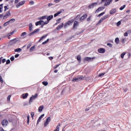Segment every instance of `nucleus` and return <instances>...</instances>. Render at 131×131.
Returning a JSON list of instances; mask_svg holds the SVG:
<instances>
[{
  "label": "nucleus",
  "instance_id": "obj_1",
  "mask_svg": "<svg viewBox=\"0 0 131 131\" xmlns=\"http://www.w3.org/2000/svg\"><path fill=\"white\" fill-rule=\"evenodd\" d=\"M110 16L108 14H106L104 15L103 17H102L99 21L97 23L96 25H99V24H101L104 20H106V19H108L109 18Z\"/></svg>",
  "mask_w": 131,
  "mask_h": 131
},
{
  "label": "nucleus",
  "instance_id": "obj_2",
  "mask_svg": "<svg viewBox=\"0 0 131 131\" xmlns=\"http://www.w3.org/2000/svg\"><path fill=\"white\" fill-rule=\"evenodd\" d=\"M78 26H79V22L76 20H74L73 30H75V29H77V27H78Z\"/></svg>",
  "mask_w": 131,
  "mask_h": 131
},
{
  "label": "nucleus",
  "instance_id": "obj_3",
  "mask_svg": "<svg viewBox=\"0 0 131 131\" xmlns=\"http://www.w3.org/2000/svg\"><path fill=\"white\" fill-rule=\"evenodd\" d=\"M74 22V19H71L64 24V28H67V26H70V25H72Z\"/></svg>",
  "mask_w": 131,
  "mask_h": 131
},
{
  "label": "nucleus",
  "instance_id": "obj_4",
  "mask_svg": "<svg viewBox=\"0 0 131 131\" xmlns=\"http://www.w3.org/2000/svg\"><path fill=\"white\" fill-rule=\"evenodd\" d=\"M37 94H35L34 95H32V97H30L29 102V104H31L32 102H33V100H35L36 98H37Z\"/></svg>",
  "mask_w": 131,
  "mask_h": 131
},
{
  "label": "nucleus",
  "instance_id": "obj_5",
  "mask_svg": "<svg viewBox=\"0 0 131 131\" xmlns=\"http://www.w3.org/2000/svg\"><path fill=\"white\" fill-rule=\"evenodd\" d=\"M96 59V57H86L84 58V60L85 61H86L87 62H91V61H94Z\"/></svg>",
  "mask_w": 131,
  "mask_h": 131
},
{
  "label": "nucleus",
  "instance_id": "obj_6",
  "mask_svg": "<svg viewBox=\"0 0 131 131\" xmlns=\"http://www.w3.org/2000/svg\"><path fill=\"white\" fill-rule=\"evenodd\" d=\"M51 117H47V118L46 119V122L44 123L45 127H46V126H48V124H49V123H50V121H51Z\"/></svg>",
  "mask_w": 131,
  "mask_h": 131
},
{
  "label": "nucleus",
  "instance_id": "obj_7",
  "mask_svg": "<svg viewBox=\"0 0 131 131\" xmlns=\"http://www.w3.org/2000/svg\"><path fill=\"white\" fill-rule=\"evenodd\" d=\"M10 16H11V11L9 10L4 16H3V20H6V19L9 18Z\"/></svg>",
  "mask_w": 131,
  "mask_h": 131
},
{
  "label": "nucleus",
  "instance_id": "obj_8",
  "mask_svg": "<svg viewBox=\"0 0 131 131\" xmlns=\"http://www.w3.org/2000/svg\"><path fill=\"white\" fill-rule=\"evenodd\" d=\"M24 4H25V1H21L16 5V7L17 8V9H18V8H20V7H21V6H23V5H24Z\"/></svg>",
  "mask_w": 131,
  "mask_h": 131
},
{
  "label": "nucleus",
  "instance_id": "obj_9",
  "mask_svg": "<svg viewBox=\"0 0 131 131\" xmlns=\"http://www.w3.org/2000/svg\"><path fill=\"white\" fill-rule=\"evenodd\" d=\"M8 124H9V122L7 119H4L2 121V124L3 126H6V125H8Z\"/></svg>",
  "mask_w": 131,
  "mask_h": 131
},
{
  "label": "nucleus",
  "instance_id": "obj_10",
  "mask_svg": "<svg viewBox=\"0 0 131 131\" xmlns=\"http://www.w3.org/2000/svg\"><path fill=\"white\" fill-rule=\"evenodd\" d=\"M83 77H80L79 78H74L73 79L72 81H74V82L76 81H78V80H82L83 79Z\"/></svg>",
  "mask_w": 131,
  "mask_h": 131
},
{
  "label": "nucleus",
  "instance_id": "obj_11",
  "mask_svg": "<svg viewBox=\"0 0 131 131\" xmlns=\"http://www.w3.org/2000/svg\"><path fill=\"white\" fill-rule=\"evenodd\" d=\"M88 15L86 14H84L80 17V21H81V22H82L84 20H85V19H86Z\"/></svg>",
  "mask_w": 131,
  "mask_h": 131
},
{
  "label": "nucleus",
  "instance_id": "obj_12",
  "mask_svg": "<svg viewBox=\"0 0 131 131\" xmlns=\"http://www.w3.org/2000/svg\"><path fill=\"white\" fill-rule=\"evenodd\" d=\"M105 9V7H100L98 8L96 11H95V14H97V13H99V12H101V11H103Z\"/></svg>",
  "mask_w": 131,
  "mask_h": 131
},
{
  "label": "nucleus",
  "instance_id": "obj_13",
  "mask_svg": "<svg viewBox=\"0 0 131 131\" xmlns=\"http://www.w3.org/2000/svg\"><path fill=\"white\" fill-rule=\"evenodd\" d=\"M39 31V29H36L34 30L33 32L30 33V35H33V34H35V33H38Z\"/></svg>",
  "mask_w": 131,
  "mask_h": 131
},
{
  "label": "nucleus",
  "instance_id": "obj_14",
  "mask_svg": "<svg viewBox=\"0 0 131 131\" xmlns=\"http://www.w3.org/2000/svg\"><path fill=\"white\" fill-rule=\"evenodd\" d=\"M105 49L104 48H100L98 50V52L100 54H104V53H105Z\"/></svg>",
  "mask_w": 131,
  "mask_h": 131
},
{
  "label": "nucleus",
  "instance_id": "obj_15",
  "mask_svg": "<svg viewBox=\"0 0 131 131\" xmlns=\"http://www.w3.org/2000/svg\"><path fill=\"white\" fill-rule=\"evenodd\" d=\"M111 2H112V0H106L104 6H105V7L109 6V5L111 4Z\"/></svg>",
  "mask_w": 131,
  "mask_h": 131
},
{
  "label": "nucleus",
  "instance_id": "obj_16",
  "mask_svg": "<svg viewBox=\"0 0 131 131\" xmlns=\"http://www.w3.org/2000/svg\"><path fill=\"white\" fill-rule=\"evenodd\" d=\"M62 27H64V24L63 23H61L60 25H59L57 28L56 29L57 30H60V29H61V28H62Z\"/></svg>",
  "mask_w": 131,
  "mask_h": 131
},
{
  "label": "nucleus",
  "instance_id": "obj_17",
  "mask_svg": "<svg viewBox=\"0 0 131 131\" xmlns=\"http://www.w3.org/2000/svg\"><path fill=\"white\" fill-rule=\"evenodd\" d=\"M97 4L98 3H93L91 4L90 5H89L88 8L89 9H93V8H94V7H95V6H96V5H97Z\"/></svg>",
  "mask_w": 131,
  "mask_h": 131
},
{
  "label": "nucleus",
  "instance_id": "obj_18",
  "mask_svg": "<svg viewBox=\"0 0 131 131\" xmlns=\"http://www.w3.org/2000/svg\"><path fill=\"white\" fill-rule=\"evenodd\" d=\"M115 13H116V8H114L112 9L110 11V14L111 15H113Z\"/></svg>",
  "mask_w": 131,
  "mask_h": 131
},
{
  "label": "nucleus",
  "instance_id": "obj_19",
  "mask_svg": "<svg viewBox=\"0 0 131 131\" xmlns=\"http://www.w3.org/2000/svg\"><path fill=\"white\" fill-rule=\"evenodd\" d=\"M60 126H61V124L59 123L55 129H54L53 131H60Z\"/></svg>",
  "mask_w": 131,
  "mask_h": 131
},
{
  "label": "nucleus",
  "instance_id": "obj_20",
  "mask_svg": "<svg viewBox=\"0 0 131 131\" xmlns=\"http://www.w3.org/2000/svg\"><path fill=\"white\" fill-rule=\"evenodd\" d=\"M17 41H19V40H17L16 38L10 40V42H11V43H17Z\"/></svg>",
  "mask_w": 131,
  "mask_h": 131
},
{
  "label": "nucleus",
  "instance_id": "obj_21",
  "mask_svg": "<svg viewBox=\"0 0 131 131\" xmlns=\"http://www.w3.org/2000/svg\"><path fill=\"white\" fill-rule=\"evenodd\" d=\"M77 60L79 63H80L81 62V56H80L79 55H78L77 57Z\"/></svg>",
  "mask_w": 131,
  "mask_h": 131
},
{
  "label": "nucleus",
  "instance_id": "obj_22",
  "mask_svg": "<svg viewBox=\"0 0 131 131\" xmlns=\"http://www.w3.org/2000/svg\"><path fill=\"white\" fill-rule=\"evenodd\" d=\"M53 18H54V16L52 15H49V16H47V20L49 21H51Z\"/></svg>",
  "mask_w": 131,
  "mask_h": 131
},
{
  "label": "nucleus",
  "instance_id": "obj_23",
  "mask_svg": "<svg viewBox=\"0 0 131 131\" xmlns=\"http://www.w3.org/2000/svg\"><path fill=\"white\" fill-rule=\"evenodd\" d=\"M28 97V93H25L23 94V99H26Z\"/></svg>",
  "mask_w": 131,
  "mask_h": 131
},
{
  "label": "nucleus",
  "instance_id": "obj_24",
  "mask_svg": "<svg viewBox=\"0 0 131 131\" xmlns=\"http://www.w3.org/2000/svg\"><path fill=\"white\" fill-rule=\"evenodd\" d=\"M22 51V49L21 48H17L14 50V52H16L17 53H20V52Z\"/></svg>",
  "mask_w": 131,
  "mask_h": 131
},
{
  "label": "nucleus",
  "instance_id": "obj_25",
  "mask_svg": "<svg viewBox=\"0 0 131 131\" xmlns=\"http://www.w3.org/2000/svg\"><path fill=\"white\" fill-rule=\"evenodd\" d=\"M48 36V35H43L39 40V42H40L41 40H42V39H43V38H46V37H47Z\"/></svg>",
  "mask_w": 131,
  "mask_h": 131
},
{
  "label": "nucleus",
  "instance_id": "obj_26",
  "mask_svg": "<svg viewBox=\"0 0 131 131\" xmlns=\"http://www.w3.org/2000/svg\"><path fill=\"white\" fill-rule=\"evenodd\" d=\"M43 109V105L40 106L38 107V112H41Z\"/></svg>",
  "mask_w": 131,
  "mask_h": 131
},
{
  "label": "nucleus",
  "instance_id": "obj_27",
  "mask_svg": "<svg viewBox=\"0 0 131 131\" xmlns=\"http://www.w3.org/2000/svg\"><path fill=\"white\" fill-rule=\"evenodd\" d=\"M61 13H62V11H58L56 13L54 14V17H57V16H59V15H60Z\"/></svg>",
  "mask_w": 131,
  "mask_h": 131
},
{
  "label": "nucleus",
  "instance_id": "obj_28",
  "mask_svg": "<svg viewBox=\"0 0 131 131\" xmlns=\"http://www.w3.org/2000/svg\"><path fill=\"white\" fill-rule=\"evenodd\" d=\"M3 6V4L0 5V13H3V9L4 8V7Z\"/></svg>",
  "mask_w": 131,
  "mask_h": 131
},
{
  "label": "nucleus",
  "instance_id": "obj_29",
  "mask_svg": "<svg viewBox=\"0 0 131 131\" xmlns=\"http://www.w3.org/2000/svg\"><path fill=\"white\" fill-rule=\"evenodd\" d=\"M42 83V85H45V86H47V85L49 84V82H48L47 81H43Z\"/></svg>",
  "mask_w": 131,
  "mask_h": 131
},
{
  "label": "nucleus",
  "instance_id": "obj_30",
  "mask_svg": "<svg viewBox=\"0 0 131 131\" xmlns=\"http://www.w3.org/2000/svg\"><path fill=\"white\" fill-rule=\"evenodd\" d=\"M35 49V46H33L30 49V52H33Z\"/></svg>",
  "mask_w": 131,
  "mask_h": 131
},
{
  "label": "nucleus",
  "instance_id": "obj_31",
  "mask_svg": "<svg viewBox=\"0 0 131 131\" xmlns=\"http://www.w3.org/2000/svg\"><path fill=\"white\" fill-rule=\"evenodd\" d=\"M115 41L117 45H118V43H119V38H116L115 40Z\"/></svg>",
  "mask_w": 131,
  "mask_h": 131
},
{
  "label": "nucleus",
  "instance_id": "obj_32",
  "mask_svg": "<svg viewBox=\"0 0 131 131\" xmlns=\"http://www.w3.org/2000/svg\"><path fill=\"white\" fill-rule=\"evenodd\" d=\"M47 18H48V15H45V16L41 17L40 18V20H42L43 19H47Z\"/></svg>",
  "mask_w": 131,
  "mask_h": 131
},
{
  "label": "nucleus",
  "instance_id": "obj_33",
  "mask_svg": "<svg viewBox=\"0 0 131 131\" xmlns=\"http://www.w3.org/2000/svg\"><path fill=\"white\" fill-rule=\"evenodd\" d=\"M92 18V15H90L87 18H86V21L88 22H90L91 21Z\"/></svg>",
  "mask_w": 131,
  "mask_h": 131
},
{
  "label": "nucleus",
  "instance_id": "obj_34",
  "mask_svg": "<svg viewBox=\"0 0 131 131\" xmlns=\"http://www.w3.org/2000/svg\"><path fill=\"white\" fill-rule=\"evenodd\" d=\"M15 19L14 18H12L8 21L9 23H13V22H15Z\"/></svg>",
  "mask_w": 131,
  "mask_h": 131
},
{
  "label": "nucleus",
  "instance_id": "obj_35",
  "mask_svg": "<svg viewBox=\"0 0 131 131\" xmlns=\"http://www.w3.org/2000/svg\"><path fill=\"white\" fill-rule=\"evenodd\" d=\"M9 23H10L9 22V21L5 23L4 24V27H6L8 26V25H9Z\"/></svg>",
  "mask_w": 131,
  "mask_h": 131
},
{
  "label": "nucleus",
  "instance_id": "obj_36",
  "mask_svg": "<svg viewBox=\"0 0 131 131\" xmlns=\"http://www.w3.org/2000/svg\"><path fill=\"white\" fill-rule=\"evenodd\" d=\"M105 73H101V74H99L98 75V77H101L102 76H104V75H105Z\"/></svg>",
  "mask_w": 131,
  "mask_h": 131
},
{
  "label": "nucleus",
  "instance_id": "obj_37",
  "mask_svg": "<svg viewBox=\"0 0 131 131\" xmlns=\"http://www.w3.org/2000/svg\"><path fill=\"white\" fill-rule=\"evenodd\" d=\"M126 6L125 5H124L123 6H121L120 8V10L121 11H122V10H123V9H124V8H125Z\"/></svg>",
  "mask_w": 131,
  "mask_h": 131
},
{
  "label": "nucleus",
  "instance_id": "obj_38",
  "mask_svg": "<svg viewBox=\"0 0 131 131\" xmlns=\"http://www.w3.org/2000/svg\"><path fill=\"white\" fill-rule=\"evenodd\" d=\"M125 55V52H123V53H122L121 54V58H122V59H123L124 56Z\"/></svg>",
  "mask_w": 131,
  "mask_h": 131
},
{
  "label": "nucleus",
  "instance_id": "obj_39",
  "mask_svg": "<svg viewBox=\"0 0 131 131\" xmlns=\"http://www.w3.org/2000/svg\"><path fill=\"white\" fill-rule=\"evenodd\" d=\"M49 22L50 21L48 20H46L45 22H43V24L44 25H46L47 24H48Z\"/></svg>",
  "mask_w": 131,
  "mask_h": 131
},
{
  "label": "nucleus",
  "instance_id": "obj_40",
  "mask_svg": "<svg viewBox=\"0 0 131 131\" xmlns=\"http://www.w3.org/2000/svg\"><path fill=\"white\" fill-rule=\"evenodd\" d=\"M29 118H30L29 115H28L27 116V123H28V124H29Z\"/></svg>",
  "mask_w": 131,
  "mask_h": 131
},
{
  "label": "nucleus",
  "instance_id": "obj_41",
  "mask_svg": "<svg viewBox=\"0 0 131 131\" xmlns=\"http://www.w3.org/2000/svg\"><path fill=\"white\" fill-rule=\"evenodd\" d=\"M0 81L2 82V83H4V80L3 79V77H2V76L0 75Z\"/></svg>",
  "mask_w": 131,
  "mask_h": 131
},
{
  "label": "nucleus",
  "instance_id": "obj_42",
  "mask_svg": "<svg viewBox=\"0 0 131 131\" xmlns=\"http://www.w3.org/2000/svg\"><path fill=\"white\" fill-rule=\"evenodd\" d=\"M8 6H5L4 7V12H6V11H7V10H9V8H8Z\"/></svg>",
  "mask_w": 131,
  "mask_h": 131
},
{
  "label": "nucleus",
  "instance_id": "obj_43",
  "mask_svg": "<svg viewBox=\"0 0 131 131\" xmlns=\"http://www.w3.org/2000/svg\"><path fill=\"white\" fill-rule=\"evenodd\" d=\"M41 120V118H40V117L38 118L37 122V124H38L39 123V122H40V121Z\"/></svg>",
  "mask_w": 131,
  "mask_h": 131
},
{
  "label": "nucleus",
  "instance_id": "obj_44",
  "mask_svg": "<svg viewBox=\"0 0 131 131\" xmlns=\"http://www.w3.org/2000/svg\"><path fill=\"white\" fill-rule=\"evenodd\" d=\"M104 14H105V12H102L101 13H100L99 14H98V17H101L102 16H103V15H104Z\"/></svg>",
  "mask_w": 131,
  "mask_h": 131
},
{
  "label": "nucleus",
  "instance_id": "obj_45",
  "mask_svg": "<svg viewBox=\"0 0 131 131\" xmlns=\"http://www.w3.org/2000/svg\"><path fill=\"white\" fill-rule=\"evenodd\" d=\"M48 41H49V39H47V40L45 41L42 43V45H46L47 42H48Z\"/></svg>",
  "mask_w": 131,
  "mask_h": 131
},
{
  "label": "nucleus",
  "instance_id": "obj_46",
  "mask_svg": "<svg viewBox=\"0 0 131 131\" xmlns=\"http://www.w3.org/2000/svg\"><path fill=\"white\" fill-rule=\"evenodd\" d=\"M31 116L32 118L33 119V117H34V112L31 113Z\"/></svg>",
  "mask_w": 131,
  "mask_h": 131
},
{
  "label": "nucleus",
  "instance_id": "obj_47",
  "mask_svg": "<svg viewBox=\"0 0 131 131\" xmlns=\"http://www.w3.org/2000/svg\"><path fill=\"white\" fill-rule=\"evenodd\" d=\"M10 63H11V60H10V59H8L6 61V64L8 65V64H10Z\"/></svg>",
  "mask_w": 131,
  "mask_h": 131
},
{
  "label": "nucleus",
  "instance_id": "obj_48",
  "mask_svg": "<svg viewBox=\"0 0 131 131\" xmlns=\"http://www.w3.org/2000/svg\"><path fill=\"white\" fill-rule=\"evenodd\" d=\"M59 65H60V64H56V65H55V66L54 67V69H57V68H58V67H59Z\"/></svg>",
  "mask_w": 131,
  "mask_h": 131
},
{
  "label": "nucleus",
  "instance_id": "obj_49",
  "mask_svg": "<svg viewBox=\"0 0 131 131\" xmlns=\"http://www.w3.org/2000/svg\"><path fill=\"white\" fill-rule=\"evenodd\" d=\"M27 34V33L26 32H24L21 33V36H24V35H26Z\"/></svg>",
  "mask_w": 131,
  "mask_h": 131
},
{
  "label": "nucleus",
  "instance_id": "obj_50",
  "mask_svg": "<svg viewBox=\"0 0 131 131\" xmlns=\"http://www.w3.org/2000/svg\"><path fill=\"white\" fill-rule=\"evenodd\" d=\"M39 23V25H41L42 24V23H43V20H39V21H38Z\"/></svg>",
  "mask_w": 131,
  "mask_h": 131
},
{
  "label": "nucleus",
  "instance_id": "obj_51",
  "mask_svg": "<svg viewBox=\"0 0 131 131\" xmlns=\"http://www.w3.org/2000/svg\"><path fill=\"white\" fill-rule=\"evenodd\" d=\"M10 60L11 61H14V60H15V57H14V56H12L10 57Z\"/></svg>",
  "mask_w": 131,
  "mask_h": 131
},
{
  "label": "nucleus",
  "instance_id": "obj_52",
  "mask_svg": "<svg viewBox=\"0 0 131 131\" xmlns=\"http://www.w3.org/2000/svg\"><path fill=\"white\" fill-rule=\"evenodd\" d=\"M107 46H108V47H110V48H112V44L110 43H107Z\"/></svg>",
  "mask_w": 131,
  "mask_h": 131
},
{
  "label": "nucleus",
  "instance_id": "obj_53",
  "mask_svg": "<svg viewBox=\"0 0 131 131\" xmlns=\"http://www.w3.org/2000/svg\"><path fill=\"white\" fill-rule=\"evenodd\" d=\"M11 95H9L7 97V101H10V100L11 99Z\"/></svg>",
  "mask_w": 131,
  "mask_h": 131
},
{
  "label": "nucleus",
  "instance_id": "obj_54",
  "mask_svg": "<svg viewBox=\"0 0 131 131\" xmlns=\"http://www.w3.org/2000/svg\"><path fill=\"white\" fill-rule=\"evenodd\" d=\"M14 32H11L8 34V36H11V35H13Z\"/></svg>",
  "mask_w": 131,
  "mask_h": 131
},
{
  "label": "nucleus",
  "instance_id": "obj_55",
  "mask_svg": "<svg viewBox=\"0 0 131 131\" xmlns=\"http://www.w3.org/2000/svg\"><path fill=\"white\" fill-rule=\"evenodd\" d=\"M128 33L127 32H125L124 33V36H128Z\"/></svg>",
  "mask_w": 131,
  "mask_h": 131
},
{
  "label": "nucleus",
  "instance_id": "obj_56",
  "mask_svg": "<svg viewBox=\"0 0 131 131\" xmlns=\"http://www.w3.org/2000/svg\"><path fill=\"white\" fill-rule=\"evenodd\" d=\"M121 24V22L120 21H119L117 24V26H119L120 24Z\"/></svg>",
  "mask_w": 131,
  "mask_h": 131
},
{
  "label": "nucleus",
  "instance_id": "obj_57",
  "mask_svg": "<svg viewBox=\"0 0 131 131\" xmlns=\"http://www.w3.org/2000/svg\"><path fill=\"white\" fill-rule=\"evenodd\" d=\"M61 0H54L55 3H56V4L58 3H60V1Z\"/></svg>",
  "mask_w": 131,
  "mask_h": 131
},
{
  "label": "nucleus",
  "instance_id": "obj_58",
  "mask_svg": "<svg viewBox=\"0 0 131 131\" xmlns=\"http://www.w3.org/2000/svg\"><path fill=\"white\" fill-rule=\"evenodd\" d=\"M84 30H82L81 32H80L79 33H78L77 34V35H79V34H81V33H83V32H84Z\"/></svg>",
  "mask_w": 131,
  "mask_h": 131
},
{
  "label": "nucleus",
  "instance_id": "obj_59",
  "mask_svg": "<svg viewBox=\"0 0 131 131\" xmlns=\"http://www.w3.org/2000/svg\"><path fill=\"white\" fill-rule=\"evenodd\" d=\"M30 47H31V43H30L27 46V49H29Z\"/></svg>",
  "mask_w": 131,
  "mask_h": 131
},
{
  "label": "nucleus",
  "instance_id": "obj_60",
  "mask_svg": "<svg viewBox=\"0 0 131 131\" xmlns=\"http://www.w3.org/2000/svg\"><path fill=\"white\" fill-rule=\"evenodd\" d=\"M126 41V39L125 38L122 39V43H124V42Z\"/></svg>",
  "mask_w": 131,
  "mask_h": 131
},
{
  "label": "nucleus",
  "instance_id": "obj_61",
  "mask_svg": "<svg viewBox=\"0 0 131 131\" xmlns=\"http://www.w3.org/2000/svg\"><path fill=\"white\" fill-rule=\"evenodd\" d=\"M34 4V2H33V1H31L30 2V5H32Z\"/></svg>",
  "mask_w": 131,
  "mask_h": 131
},
{
  "label": "nucleus",
  "instance_id": "obj_62",
  "mask_svg": "<svg viewBox=\"0 0 131 131\" xmlns=\"http://www.w3.org/2000/svg\"><path fill=\"white\" fill-rule=\"evenodd\" d=\"M6 59L5 58H4L3 60H2V63H5L6 62Z\"/></svg>",
  "mask_w": 131,
  "mask_h": 131
},
{
  "label": "nucleus",
  "instance_id": "obj_63",
  "mask_svg": "<svg viewBox=\"0 0 131 131\" xmlns=\"http://www.w3.org/2000/svg\"><path fill=\"white\" fill-rule=\"evenodd\" d=\"M29 27H33V26H32V23H30L29 25Z\"/></svg>",
  "mask_w": 131,
  "mask_h": 131
},
{
  "label": "nucleus",
  "instance_id": "obj_64",
  "mask_svg": "<svg viewBox=\"0 0 131 131\" xmlns=\"http://www.w3.org/2000/svg\"><path fill=\"white\" fill-rule=\"evenodd\" d=\"M0 131H5V130H4V128H3V127H0Z\"/></svg>",
  "mask_w": 131,
  "mask_h": 131
}]
</instances>
